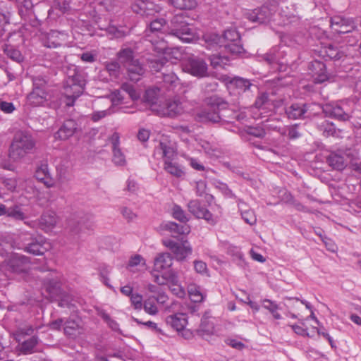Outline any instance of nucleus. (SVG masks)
I'll list each match as a JSON object with an SVG mask.
<instances>
[{
	"mask_svg": "<svg viewBox=\"0 0 361 361\" xmlns=\"http://www.w3.org/2000/svg\"><path fill=\"white\" fill-rule=\"evenodd\" d=\"M6 215L16 220H23L25 219V214L21 211L18 206H14L7 209V213H6Z\"/></svg>",
	"mask_w": 361,
	"mask_h": 361,
	"instance_id": "de8ad7c7",
	"label": "nucleus"
},
{
	"mask_svg": "<svg viewBox=\"0 0 361 361\" xmlns=\"http://www.w3.org/2000/svg\"><path fill=\"white\" fill-rule=\"evenodd\" d=\"M278 15L280 16L281 18H282L281 22L277 23L278 25H285L292 23V22H295L298 19V18L295 15L289 14L284 10H282L281 12L280 13H279Z\"/></svg>",
	"mask_w": 361,
	"mask_h": 361,
	"instance_id": "603ef678",
	"label": "nucleus"
},
{
	"mask_svg": "<svg viewBox=\"0 0 361 361\" xmlns=\"http://www.w3.org/2000/svg\"><path fill=\"white\" fill-rule=\"evenodd\" d=\"M183 70L197 78H203L208 75V66L202 59L191 56L185 59L182 63Z\"/></svg>",
	"mask_w": 361,
	"mask_h": 361,
	"instance_id": "6e6552de",
	"label": "nucleus"
},
{
	"mask_svg": "<svg viewBox=\"0 0 361 361\" xmlns=\"http://www.w3.org/2000/svg\"><path fill=\"white\" fill-rule=\"evenodd\" d=\"M356 25L354 20L350 21V23L345 24L338 28L336 27L333 31L338 34L348 33L355 28Z\"/></svg>",
	"mask_w": 361,
	"mask_h": 361,
	"instance_id": "bf43d9fd",
	"label": "nucleus"
},
{
	"mask_svg": "<svg viewBox=\"0 0 361 361\" xmlns=\"http://www.w3.org/2000/svg\"><path fill=\"white\" fill-rule=\"evenodd\" d=\"M34 332V329L32 326H25L20 328L18 330L16 334V340L18 342H20L22 339L24 338L25 336H30Z\"/></svg>",
	"mask_w": 361,
	"mask_h": 361,
	"instance_id": "5fc2aeb1",
	"label": "nucleus"
},
{
	"mask_svg": "<svg viewBox=\"0 0 361 361\" xmlns=\"http://www.w3.org/2000/svg\"><path fill=\"white\" fill-rule=\"evenodd\" d=\"M163 80L171 87H175L178 83V78L173 73H163Z\"/></svg>",
	"mask_w": 361,
	"mask_h": 361,
	"instance_id": "6e6d98bb",
	"label": "nucleus"
},
{
	"mask_svg": "<svg viewBox=\"0 0 361 361\" xmlns=\"http://www.w3.org/2000/svg\"><path fill=\"white\" fill-rule=\"evenodd\" d=\"M209 60L211 66L216 69L224 68L228 63V59L227 56H221L219 54L210 56Z\"/></svg>",
	"mask_w": 361,
	"mask_h": 361,
	"instance_id": "c9c22d12",
	"label": "nucleus"
},
{
	"mask_svg": "<svg viewBox=\"0 0 361 361\" xmlns=\"http://www.w3.org/2000/svg\"><path fill=\"white\" fill-rule=\"evenodd\" d=\"M310 70L312 72L315 83H322L329 79L326 71V65L319 60H314L309 66Z\"/></svg>",
	"mask_w": 361,
	"mask_h": 361,
	"instance_id": "a211bd4d",
	"label": "nucleus"
},
{
	"mask_svg": "<svg viewBox=\"0 0 361 361\" xmlns=\"http://www.w3.org/2000/svg\"><path fill=\"white\" fill-rule=\"evenodd\" d=\"M319 52L320 56L326 60H339L344 56L343 51H340L336 46L332 44L322 47Z\"/></svg>",
	"mask_w": 361,
	"mask_h": 361,
	"instance_id": "a878e982",
	"label": "nucleus"
},
{
	"mask_svg": "<svg viewBox=\"0 0 361 361\" xmlns=\"http://www.w3.org/2000/svg\"><path fill=\"white\" fill-rule=\"evenodd\" d=\"M228 104L222 99L212 96L207 99V106L199 110L195 114V119L199 122L219 123L225 116L222 111L226 110Z\"/></svg>",
	"mask_w": 361,
	"mask_h": 361,
	"instance_id": "f03ea898",
	"label": "nucleus"
},
{
	"mask_svg": "<svg viewBox=\"0 0 361 361\" xmlns=\"http://www.w3.org/2000/svg\"><path fill=\"white\" fill-rule=\"evenodd\" d=\"M166 21L164 18L152 20L145 30V40L151 43L153 49L158 53H165L168 49V41L164 39L161 32Z\"/></svg>",
	"mask_w": 361,
	"mask_h": 361,
	"instance_id": "423d86ee",
	"label": "nucleus"
},
{
	"mask_svg": "<svg viewBox=\"0 0 361 361\" xmlns=\"http://www.w3.org/2000/svg\"><path fill=\"white\" fill-rule=\"evenodd\" d=\"M268 94L267 93H261L256 99L255 106L257 109L263 108L269 102Z\"/></svg>",
	"mask_w": 361,
	"mask_h": 361,
	"instance_id": "e2e57ef3",
	"label": "nucleus"
},
{
	"mask_svg": "<svg viewBox=\"0 0 361 361\" xmlns=\"http://www.w3.org/2000/svg\"><path fill=\"white\" fill-rule=\"evenodd\" d=\"M29 258L23 255H14L8 262V269L14 273L25 272L29 269Z\"/></svg>",
	"mask_w": 361,
	"mask_h": 361,
	"instance_id": "6ab92c4d",
	"label": "nucleus"
},
{
	"mask_svg": "<svg viewBox=\"0 0 361 361\" xmlns=\"http://www.w3.org/2000/svg\"><path fill=\"white\" fill-rule=\"evenodd\" d=\"M118 61L126 68L129 79L137 82L144 75L145 69L137 59L134 51L129 47L122 48L116 54Z\"/></svg>",
	"mask_w": 361,
	"mask_h": 361,
	"instance_id": "7ed1b4c3",
	"label": "nucleus"
},
{
	"mask_svg": "<svg viewBox=\"0 0 361 361\" xmlns=\"http://www.w3.org/2000/svg\"><path fill=\"white\" fill-rule=\"evenodd\" d=\"M46 289L51 298L59 301V307H69L73 300L72 295L62 290L60 282L54 279H49Z\"/></svg>",
	"mask_w": 361,
	"mask_h": 361,
	"instance_id": "9d476101",
	"label": "nucleus"
},
{
	"mask_svg": "<svg viewBox=\"0 0 361 361\" xmlns=\"http://www.w3.org/2000/svg\"><path fill=\"white\" fill-rule=\"evenodd\" d=\"M57 216L54 212H44L39 221L40 227L46 232L51 231L57 223Z\"/></svg>",
	"mask_w": 361,
	"mask_h": 361,
	"instance_id": "bb28decb",
	"label": "nucleus"
},
{
	"mask_svg": "<svg viewBox=\"0 0 361 361\" xmlns=\"http://www.w3.org/2000/svg\"><path fill=\"white\" fill-rule=\"evenodd\" d=\"M326 116L331 117L339 121H348L350 118V114L345 111L343 108L338 104L329 103L320 106Z\"/></svg>",
	"mask_w": 361,
	"mask_h": 361,
	"instance_id": "2eb2a0df",
	"label": "nucleus"
},
{
	"mask_svg": "<svg viewBox=\"0 0 361 361\" xmlns=\"http://www.w3.org/2000/svg\"><path fill=\"white\" fill-rule=\"evenodd\" d=\"M24 250L35 255H42L46 248L38 242H32L25 246Z\"/></svg>",
	"mask_w": 361,
	"mask_h": 361,
	"instance_id": "79ce46f5",
	"label": "nucleus"
},
{
	"mask_svg": "<svg viewBox=\"0 0 361 361\" xmlns=\"http://www.w3.org/2000/svg\"><path fill=\"white\" fill-rule=\"evenodd\" d=\"M156 298L154 296L147 298L143 303V308L146 313L150 315H155L158 313Z\"/></svg>",
	"mask_w": 361,
	"mask_h": 361,
	"instance_id": "4c0bfd02",
	"label": "nucleus"
},
{
	"mask_svg": "<svg viewBox=\"0 0 361 361\" xmlns=\"http://www.w3.org/2000/svg\"><path fill=\"white\" fill-rule=\"evenodd\" d=\"M121 213L128 221H132L137 217V215L130 209L126 207H123L121 209Z\"/></svg>",
	"mask_w": 361,
	"mask_h": 361,
	"instance_id": "69168bd1",
	"label": "nucleus"
},
{
	"mask_svg": "<svg viewBox=\"0 0 361 361\" xmlns=\"http://www.w3.org/2000/svg\"><path fill=\"white\" fill-rule=\"evenodd\" d=\"M155 110V108L153 107ZM158 114L169 117H175L180 115L183 111V106L182 103L177 99L166 100L159 109H156Z\"/></svg>",
	"mask_w": 361,
	"mask_h": 361,
	"instance_id": "4468645a",
	"label": "nucleus"
},
{
	"mask_svg": "<svg viewBox=\"0 0 361 361\" xmlns=\"http://www.w3.org/2000/svg\"><path fill=\"white\" fill-rule=\"evenodd\" d=\"M353 20L351 18H346L342 16H335L331 18V27L334 30L336 27L338 28L345 24L350 23Z\"/></svg>",
	"mask_w": 361,
	"mask_h": 361,
	"instance_id": "37998d69",
	"label": "nucleus"
},
{
	"mask_svg": "<svg viewBox=\"0 0 361 361\" xmlns=\"http://www.w3.org/2000/svg\"><path fill=\"white\" fill-rule=\"evenodd\" d=\"M35 146V141L27 131L16 133L9 149V157L14 161L20 159L30 153Z\"/></svg>",
	"mask_w": 361,
	"mask_h": 361,
	"instance_id": "39448f33",
	"label": "nucleus"
},
{
	"mask_svg": "<svg viewBox=\"0 0 361 361\" xmlns=\"http://www.w3.org/2000/svg\"><path fill=\"white\" fill-rule=\"evenodd\" d=\"M166 284L177 286L179 283V279L177 272L173 269H169L164 273Z\"/></svg>",
	"mask_w": 361,
	"mask_h": 361,
	"instance_id": "3c124183",
	"label": "nucleus"
},
{
	"mask_svg": "<svg viewBox=\"0 0 361 361\" xmlns=\"http://www.w3.org/2000/svg\"><path fill=\"white\" fill-rule=\"evenodd\" d=\"M166 322L168 325L180 332L188 324L187 316L184 313H176L168 316L166 318Z\"/></svg>",
	"mask_w": 361,
	"mask_h": 361,
	"instance_id": "b1692460",
	"label": "nucleus"
},
{
	"mask_svg": "<svg viewBox=\"0 0 361 361\" xmlns=\"http://www.w3.org/2000/svg\"><path fill=\"white\" fill-rule=\"evenodd\" d=\"M18 350L23 355L32 354L39 343V338L37 336H32L27 339H22L18 342Z\"/></svg>",
	"mask_w": 361,
	"mask_h": 361,
	"instance_id": "cd10ccee",
	"label": "nucleus"
},
{
	"mask_svg": "<svg viewBox=\"0 0 361 361\" xmlns=\"http://www.w3.org/2000/svg\"><path fill=\"white\" fill-rule=\"evenodd\" d=\"M173 264V257L169 253L159 254L154 259V269L161 271L170 268Z\"/></svg>",
	"mask_w": 361,
	"mask_h": 361,
	"instance_id": "c85d7f7f",
	"label": "nucleus"
},
{
	"mask_svg": "<svg viewBox=\"0 0 361 361\" xmlns=\"http://www.w3.org/2000/svg\"><path fill=\"white\" fill-rule=\"evenodd\" d=\"M275 16V8H270L267 6L248 11L245 13V16L247 19L259 25L268 23L271 20L276 21Z\"/></svg>",
	"mask_w": 361,
	"mask_h": 361,
	"instance_id": "9b49d317",
	"label": "nucleus"
},
{
	"mask_svg": "<svg viewBox=\"0 0 361 361\" xmlns=\"http://www.w3.org/2000/svg\"><path fill=\"white\" fill-rule=\"evenodd\" d=\"M48 79L44 75L32 78V90L27 96V103L32 106H48L57 109L60 106L59 97L46 89Z\"/></svg>",
	"mask_w": 361,
	"mask_h": 361,
	"instance_id": "f257e3e1",
	"label": "nucleus"
},
{
	"mask_svg": "<svg viewBox=\"0 0 361 361\" xmlns=\"http://www.w3.org/2000/svg\"><path fill=\"white\" fill-rule=\"evenodd\" d=\"M279 133L283 136L288 137L289 139H296L300 136V133L298 130L297 125L279 128Z\"/></svg>",
	"mask_w": 361,
	"mask_h": 361,
	"instance_id": "58836bf2",
	"label": "nucleus"
},
{
	"mask_svg": "<svg viewBox=\"0 0 361 361\" xmlns=\"http://www.w3.org/2000/svg\"><path fill=\"white\" fill-rule=\"evenodd\" d=\"M170 4L180 10L192 9L196 6L195 0H169Z\"/></svg>",
	"mask_w": 361,
	"mask_h": 361,
	"instance_id": "ea45409f",
	"label": "nucleus"
},
{
	"mask_svg": "<svg viewBox=\"0 0 361 361\" xmlns=\"http://www.w3.org/2000/svg\"><path fill=\"white\" fill-rule=\"evenodd\" d=\"M189 297L194 302H200L203 300L204 296L201 292V288L195 284H190L188 287Z\"/></svg>",
	"mask_w": 361,
	"mask_h": 361,
	"instance_id": "e433bc0d",
	"label": "nucleus"
},
{
	"mask_svg": "<svg viewBox=\"0 0 361 361\" xmlns=\"http://www.w3.org/2000/svg\"><path fill=\"white\" fill-rule=\"evenodd\" d=\"M4 51L8 57L13 59V61L20 62L23 59V56L20 51L14 49L10 45H5Z\"/></svg>",
	"mask_w": 361,
	"mask_h": 361,
	"instance_id": "49530a36",
	"label": "nucleus"
},
{
	"mask_svg": "<svg viewBox=\"0 0 361 361\" xmlns=\"http://www.w3.org/2000/svg\"><path fill=\"white\" fill-rule=\"evenodd\" d=\"M181 16H176L171 19V29L166 37L174 36L183 42H191L196 38L195 32L190 25L183 20Z\"/></svg>",
	"mask_w": 361,
	"mask_h": 361,
	"instance_id": "0eeeda50",
	"label": "nucleus"
},
{
	"mask_svg": "<svg viewBox=\"0 0 361 361\" xmlns=\"http://www.w3.org/2000/svg\"><path fill=\"white\" fill-rule=\"evenodd\" d=\"M137 266L143 267L145 266V259L140 255H135L130 258L127 268L130 271H133V269Z\"/></svg>",
	"mask_w": 361,
	"mask_h": 361,
	"instance_id": "09e8293b",
	"label": "nucleus"
},
{
	"mask_svg": "<svg viewBox=\"0 0 361 361\" xmlns=\"http://www.w3.org/2000/svg\"><path fill=\"white\" fill-rule=\"evenodd\" d=\"M243 206L246 207V204L244 202L239 200H238V207L240 211L242 219L249 225H255L257 222V218L255 214V212L252 209H243Z\"/></svg>",
	"mask_w": 361,
	"mask_h": 361,
	"instance_id": "2f4dec72",
	"label": "nucleus"
},
{
	"mask_svg": "<svg viewBox=\"0 0 361 361\" xmlns=\"http://www.w3.org/2000/svg\"><path fill=\"white\" fill-rule=\"evenodd\" d=\"M204 46L208 49H217L224 47L221 37L216 33H209L204 35Z\"/></svg>",
	"mask_w": 361,
	"mask_h": 361,
	"instance_id": "c756f323",
	"label": "nucleus"
},
{
	"mask_svg": "<svg viewBox=\"0 0 361 361\" xmlns=\"http://www.w3.org/2000/svg\"><path fill=\"white\" fill-rule=\"evenodd\" d=\"M155 154H159L164 159V164L173 161L176 157V152L173 147L166 142H159L154 149Z\"/></svg>",
	"mask_w": 361,
	"mask_h": 361,
	"instance_id": "4be33fe9",
	"label": "nucleus"
},
{
	"mask_svg": "<svg viewBox=\"0 0 361 361\" xmlns=\"http://www.w3.org/2000/svg\"><path fill=\"white\" fill-rule=\"evenodd\" d=\"M230 85L235 87L238 94L245 92L254 86L249 80L240 77L233 78L230 81Z\"/></svg>",
	"mask_w": 361,
	"mask_h": 361,
	"instance_id": "7c9ffc66",
	"label": "nucleus"
},
{
	"mask_svg": "<svg viewBox=\"0 0 361 361\" xmlns=\"http://www.w3.org/2000/svg\"><path fill=\"white\" fill-rule=\"evenodd\" d=\"M163 243L173 252L176 259L178 261L184 260L192 253V247L187 240L179 243L169 239L164 240Z\"/></svg>",
	"mask_w": 361,
	"mask_h": 361,
	"instance_id": "ddd939ff",
	"label": "nucleus"
},
{
	"mask_svg": "<svg viewBox=\"0 0 361 361\" xmlns=\"http://www.w3.org/2000/svg\"><path fill=\"white\" fill-rule=\"evenodd\" d=\"M79 329L78 323L72 319H68L64 323V333L68 336H75Z\"/></svg>",
	"mask_w": 361,
	"mask_h": 361,
	"instance_id": "a19ab883",
	"label": "nucleus"
},
{
	"mask_svg": "<svg viewBox=\"0 0 361 361\" xmlns=\"http://www.w3.org/2000/svg\"><path fill=\"white\" fill-rule=\"evenodd\" d=\"M131 305L135 310H141L142 307V296L139 293H133L130 297Z\"/></svg>",
	"mask_w": 361,
	"mask_h": 361,
	"instance_id": "4d7b16f0",
	"label": "nucleus"
},
{
	"mask_svg": "<svg viewBox=\"0 0 361 361\" xmlns=\"http://www.w3.org/2000/svg\"><path fill=\"white\" fill-rule=\"evenodd\" d=\"M113 162L117 166H124L126 164V157L120 147L112 149Z\"/></svg>",
	"mask_w": 361,
	"mask_h": 361,
	"instance_id": "c03bdc74",
	"label": "nucleus"
},
{
	"mask_svg": "<svg viewBox=\"0 0 361 361\" xmlns=\"http://www.w3.org/2000/svg\"><path fill=\"white\" fill-rule=\"evenodd\" d=\"M164 229L170 231L173 237H177L180 234H185L189 233V228L179 225L175 222L168 221L163 225Z\"/></svg>",
	"mask_w": 361,
	"mask_h": 361,
	"instance_id": "473e14b6",
	"label": "nucleus"
},
{
	"mask_svg": "<svg viewBox=\"0 0 361 361\" xmlns=\"http://www.w3.org/2000/svg\"><path fill=\"white\" fill-rule=\"evenodd\" d=\"M262 306L264 308L269 310L271 314L279 310V306L274 302L268 299H265L262 301Z\"/></svg>",
	"mask_w": 361,
	"mask_h": 361,
	"instance_id": "774afa93",
	"label": "nucleus"
},
{
	"mask_svg": "<svg viewBox=\"0 0 361 361\" xmlns=\"http://www.w3.org/2000/svg\"><path fill=\"white\" fill-rule=\"evenodd\" d=\"M105 69L109 75L114 78L118 79L122 73L121 65L117 61H106L104 63Z\"/></svg>",
	"mask_w": 361,
	"mask_h": 361,
	"instance_id": "72a5a7b5",
	"label": "nucleus"
},
{
	"mask_svg": "<svg viewBox=\"0 0 361 361\" xmlns=\"http://www.w3.org/2000/svg\"><path fill=\"white\" fill-rule=\"evenodd\" d=\"M247 133L252 135L255 137L262 138L265 136V128H264L263 123L260 126H249L247 128Z\"/></svg>",
	"mask_w": 361,
	"mask_h": 361,
	"instance_id": "a18cd8bd",
	"label": "nucleus"
},
{
	"mask_svg": "<svg viewBox=\"0 0 361 361\" xmlns=\"http://www.w3.org/2000/svg\"><path fill=\"white\" fill-rule=\"evenodd\" d=\"M99 316L107 323L109 326L115 331H119V325L118 324L114 319L111 318V317L104 311H102L99 312Z\"/></svg>",
	"mask_w": 361,
	"mask_h": 361,
	"instance_id": "864d4df0",
	"label": "nucleus"
},
{
	"mask_svg": "<svg viewBox=\"0 0 361 361\" xmlns=\"http://www.w3.org/2000/svg\"><path fill=\"white\" fill-rule=\"evenodd\" d=\"M164 169L167 173L176 178H181L185 175L183 168L173 161L164 163Z\"/></svg>",
	"mask_w": 361,
	"mask_h": 361,
	"instance_id": "f704fd0d",
	"label": "nucleus"
},
{
	"mask_svg": "<svg viewBox=\"0 0 361 361\" xmlns=\"http://www.w3.org/2000/svg\"><path fill=\"white\" fill-rule=\"evenodd\" d=\"M106 31L109 35L116 38L123 37L126 35L124 30L115 25H109L106 28Z\"/></svg>",
	"mask_w": 361,
	"mask_h": 361,
	"instance_id": "13d9d810",
	"label": "nucleus"
},
{
	"mask_svg": "<svg viewBox=\"0 0 361 361\" xmlns=\"http://www.w3.org/2000/svg\"><path fill=\"white\" fill-rule=\"evenodd\" d=\"M79 131L80 128L78 123L73 119H68L64 121L54 137L56 139L66 140Z\"/></svg>",
	"mask_w": 361,
	"mask_h": 361,
	"instance_id": "dca6fc26",
	"label": "nucleus"
},
{
	"mask_svg": "<svg viewBox=\"0 0 361 361\" xmlns=\"http://www.w3.org/2000/svg\"><path fill=\"white\" fill-rule=\"evenodd\" d=\"M121 89L123 92L128 93L132 99L135 100L137 99L138 95L132 85L125 82L121 85Z\"/></svg>",
	"mask_w": 361,
	"mask_h": 361,
	"instance_id": "680f3d73",
	"label": "nucleus"
},
{
	"mask_svg": "<svg viewBox=\"0 0 361 361\" xmlns=\"http://www.w3.org/2000/svg\"><path fill=\"white\" fill-rule=\"evenodd\" d=\"M85 86L84 76L73 66L69 70L68 79L64 86V94L67 99L66 105L68 106L74 105L75 99L82 94Z\"/></svg>",
	"mask_w": 361,
	"mask_h": 361,
	"instance_id": "20e7f679",
	"label": "nucleus"
},
{
	"mask_svg": "<svg viewBox=\"0 0 361 361\" xmlns=\"http://www.w3.org/2000/svg\"><path fill=\"white\" fill-rule=\"evenodd\" d=\"M172 215L174 219L180 222L185 223L188 221V218L187 217L185 212L177 204H175L172 209Z\"/></svg>",
	"mask_w": 361,
	"mask_h": 361,
	"instance_id": "8fccbe9b",
	"label": "nucleus"
},
{
	"mask_svg": "<svg viewBox=\"0 0 361 361\" xmlns=\"http://www.w3.org/2000/svg\"><path fill=\"white\" fill-rule=\"evenodd\" d=\"M35 178L43 183L47 188L54 185V181L49 170L48 164L46 161H42L36 169Z\"/></svg>",
	"mask_w": 361,
	"mask_h": 361,
	"instance_id": "aec40b11",
	"label": "nucleus"
},
{
	"mask_svg": "<svg viewBox=\"0 0 361 361\" xmlns=\"http://www.w3.org/2000/svg\"><path fill=\"white\" fill-rule=\"evenodd\" d=\"M189 212L198 219H204L207 221H213L212 213L204 207L201 205L197 200H193L188 202Z\"/></svg>",
	"mask_w": 361,
	"mask_h": 361,
	"instance_id": "f3484780",
	"label": "nucleus"
},
{
	"mask_svg": "<svg viewBox=\"0 0 361 361\" xmlns=\"http://www.w3.org/2000/svg\"><path fill=\"white\" fill-rule=\"evenodd\" d=\"M131 7L133 12L146 17L152 16L156 12L154 4L149 0H136Z\"/></svg>",
	"mask_w": 361,
	"mask_h": 361,
	"instance_id": "412c9836",
	"label": "nucleus"
},
{
	"mask_svg": "<svg viewBox=\"0 0 361 361\" xmlns=\"http://www.w3.org/2000/svg\"><path fill=\"white\" fill-rule=\"evenodd\" d=\"M111 113V112L109 109H106V110H103V111H94L91 114L90 118L92 121L97 122V121H100L101 119L105 118L108 115H110Z\"/></svg>",
	"mask_w": 361,
	"mask_h": 361,
	"instance_id": "052dcab7",
	"label": "nucleus"
},
{
	"mask_svg": "<svg viewBox=\"0 0 361 361\" xmlns=\"http://www.w3.org/2000/svg\"><path fill=\"white\" fill-rule=\"evenodd\" d=\"M66 34L56 30H51L47 35L44 46L48 48H56L62 45L66 39Z\"/></svg>",
	"mask_w": 361,
	"mask_h": 361,
	"instance_id": "393cba45",
	"label": "nucleus"
},
{
	"mask_svg": "<svg viewBox=\"0 0 361 361\" xmlns=\"http://www.w3.org/2000/svg\"><path fill=\"white\" fill-rule=\"evenodd\" d=\"M326 162L333 169L341 171L347 166L345 154L341 152H331L327 157Z\"/></svg>",
	"mask_w": 361,
	"mask_h": 361,
	"instance_id": "5701e85b",
	"label": "nucleus"
},
{
	"mask_svg": "<svg viewBox=\"0 0 361 361\" xmlns=\"http://www.w3.org/2000/svg\"><path fill=\"white\" fill-rule=\"evenodd\" d=\"M57 176L58 180L61 185L67 184L71 179L70 176L68 174L66 170L63 169L58 170Z\"/></svg>",
	"mask_w": 361,
	"mask_h": 361,
	"instance_id": "338daca9",
	"label": "nucleus"
},
{
	"mask_svg": "<svg viewBox=\"0 0 361 361\" xmlns=\"http://www.w3.org/2000/svg\"><path fill=\"white\" fill-rule=\"evenodd\" d=\"M320 109V105L315 103H295L286 108V114L290 119L304 118L315 114V111Z\"/></svg>",
	"mask_w": 361,
	"mask_h": 361,
	"instance_id": "1a4fd4ad",
	"label": "nucleus"
},
{
	"mask_svg": "<svg viewBox=\"0 0 361 361\" xmlns=\"http://www.w3.org/2000/svg\"><path fill=\"white\" fill-rule=\"evenodd\" d=\"M262 59L271 66H274L277 63L278 58L276 54L272 51L263 54L262 56Z\"/></svg>",
	"mask_w": 361,
	"mask_h": 361,
	"instance_id": "0e129e2a",
	"label": "nucleus"
},
{
	"mask_svg": "<svg viewBox=\"0 0 361 361\" xmlns=\"http://www.w3.org/2000/svg\"><path fill=\"white\" fill-rule=\"evenodd\" d=\"M225 50L232 54H241L244 49L240 43V36L235 29H228L221 37Z\"/></svg>",
	"mask_w": 361,
	"mask_h": 361,
	"instance_id": "f8f14e48",
	"label": "nucleus"
}]
</instances>
